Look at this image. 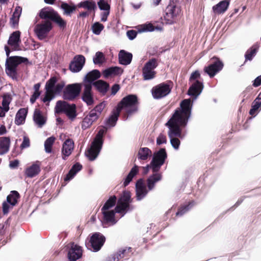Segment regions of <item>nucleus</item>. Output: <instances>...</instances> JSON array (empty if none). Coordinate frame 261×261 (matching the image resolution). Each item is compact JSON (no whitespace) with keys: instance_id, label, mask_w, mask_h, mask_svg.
Returning <instances> with one entry per match:
<instances>
[{"instance_id":"obj_1","label":"nucleus","mask_w":261,"mask_h":261,"mask_svg":"<svg viewBox=\"0 0 261 261\" xmlns=\"http://www.w3.org/2000/svg\"><path fill=\"white\" fill-rule=\"evenodd\" d=\"M192 104L190 99H185L180 103L171 117L165 124L169 128L168 135L172 147L176 150L179 148L180 141L177 137H181L182 128L185 127L191 116Z\"/></svg>"},{"instance_id":"obj_2","label":"nucleus","mask_w":261,"mask_h":261,"mask_svg":"<svg viewBox=\"0 0 261 261\" xmlns=\"http://www.w3.org/2000/svg\"><path fill=\"white\" fill-rule=\"evenodd\" d=\"M139 101L137 95L129 94L124 97L118 103L116 108L121 112L123 109H126V114L128 116L138 110Z\"/></svg>"},{"instance_id":"obj_3","label":"nucleus","mask_w":261,"mask_h":261,"mask_svg":"<svg viewBox=\"0 0 261 261\" xmlns=\"http://www.w3.org/2000/svg\"><path fill=\"white\" fill-rule=\"evenodd\" d=\"M27 59L20 57H12L8 58L6 63V72L13 79L17 78V67Z\"/></svg>"},{"instance_id":"obj_4","label":"nucleus","mask_w":261,"mask_h":261,"mask_svg":"<svg viewBox=\"0 0 261 261\" xmlns=\"http://www.w3.org/2000/svg\"><path fill=\"white\" fill-rule=\"evenodd\" d=\"M173 82L171 81L167 83H162L155 86L151 89L152 96L155 99H161L166 96L171 91Z\"/></svg>"},{"instance_id":"obj_5","label":"nucleus","mask_w":261,"mask_h":261,"mask_svg":"<svg viewBox=\"0 0 261 261\" xmlns=\"http://www.w3.org/2000/svg\"><path fill=\"white\" fill-rule=\"evenodd\" d=\"M57 113H64L69 119H73L76 116V106L74 104H69L65 101H58L55 107Z\"/></svg>"},{"instance_id":"obj_6","label":"nucleus","mask_w":261,"mask_h":261,"mask_svg":"<svg viewBox=\"0 0 261 261\" xmlns=\"http://www.w3.org/2000/svg\"><path fill=\"white\" fill-rule=\"evenodd\" d=\"M167 158V154L165 148H161L158 151L154 153L150 163V166L153 172L159 171Z\"/></svg>"},{"instance_id":"obj_7","label":"nucleus","mask_w":261,"mask_h":261,"mask_svg":"<svg viewBox=\"0 0 261 261\" xmlns=\"http://www.w3.org/2000/svg\"><path fill=\"white\" fill-rule=\"evenodd\" d=\"M180 12V9L174 3H170L165 10L164 19L167 24H172L175 22L177 16Z\"/></svg>"},{"instance_id":"obj_8","label":"nucleus","mask_w":261,"mask_h":261,"mask_svg":"<svg viewBox=\"0 0 261 261\" xmlns=\"http://www.w3.org/2000/svg\"><path fill=\"white\" fill-rule=\"evenodd\" d=\"M157 60L155 58L149 59L142 69V74L144 80H149L155 77L156 72L154 69L158 66Z\"/></svg>"},{"instance_id":"obj_9","label":"nucleus","mask_w":261,"mask_h":261,"mask_svg":"<svg viewBox=\"0 0 261 261\" xmlns=\"http://www.w3.org/2000/svg\"><path fill=\"white\" fill-rule=\"evenodd\" d=\"M212 60H215L213 63L207 66H205L203 71L207 73L211 78H213L218 72H219L223 68L224 64L223 62L217 57H214Z\"/></svg>"},{"instance_id":"obj_10","label":"nucleus","mask_w":261,"mask_h":261,"mask_svg":"<svg viewBox=\"0 0 261 261\" xmlns=\"http://www.w3.org/2000/svg\"><path fill=\"white\" fill-rule=\"evenodd\" d=\"M82 86V84L80 83L67 85L64 90V98L69 100L74 99L79 95L81 91Z\"/></svg>"},{"instance_id":"obj_11","label":"nucleus","mask_w":261,"mask_h":261,"mask_svg":"<svg viewBox=\"0 0 261 261\" xmlns=\"http://www.w3.org/2000/svg\"><path fill=\"white\" fill-rule=\"evenodd\" d=\"M133 254V249L130 247L120 248L112 257H108L106 261H119L122 259H127Z\"/></svg>"},{"instance_id":"obj_12","label":"nucleus","mask_w":261,"mask_h":261,"mask_svg":"<svg viewBox=\"0 0 261 261\" xmlns=\"http://www.w3.org/2000/svg\"><path fill=\"white\" fill-rule=\"evenodd\" d=\"M51 28V23L48 21H44L37 24L34 28V31L38 38L42 40L47 36Z\"/></svg>"},{"instance_id":"obj_13","label":"nucleus","mask_w":261,"mask_h":261,"mask_svg":"<svg viewBox=\"0 0 261 261\" xmlns=\"http://www.w3.org/2000/svg\"><path fill=\"white\" fill-rule=\"evenodd\" d=\"M103 214V219L101 220V224L103 227L115 224L117 221L115 219V211H101Z\"/></svg>"},{"instance_id":"obj_14","label":"nucleus","mask_w":261,"mask_h":261,"mask_svg":"<svg viewBox=\"0 0 261 261\" xmlns=\"http://www.w3.org/2000/svg\"><path fill=\"white\" fill-rule=\"evenodd\" d=\"M111 0H99V9L102 11L100 13L101 21L105 22L107 20V18L110 15L111 9Z\"/></svg>"},{"instance_id":"obj_15","label":"nucleus","mask_w":261,"mask_h":261,"mask_svg":"<svg viewBox=\"0 0 261 261\" xmlns=\"http://www.w3.org/2000/svg\"><path fill=\"white\" fill-rule=\"evenodd\" d=\"M57 82L56 77H51L46 83L45 85V95L43 99L44 102H49L53 98V89Z\"/></svg>"},{"instance_id":"obj_16","label":"nucleus","mask_w":261,"mask_h":261,"mask_svg":"<svg viewBox=\"0 0 261 261\" xmlns=\"http://www.w3.org/2000/svg\"><path fill=\"white\" fill-rule=\"evenodd\" d=\"M68 257L70 261H75L82 256V250L80 246L72 243L68 245Z\"/></svg>"},{"instance_id":"obj_17","label":"nucleus","mask_w":261,"mask_h":261,"mask_svg":"<svg viewBox=\"0 0 261 261\" xmlns=\"http://www.w3.org/2000/svg\"><path fill=\"white\" fill-rule=\"evenodd\" d=\"M92 86L98 88V70H93L88 73L84 79V85Z\"/></svg>"},{"instance_id":"obj_18","label":"nucleus","mask_w":261,"mask_h":261,"mask_svg":"<svg viewBox=\"0 0 261 261\" xmlns=\"http://www.w3.org/2000/svg\"><path fill=\"white\" fill-rule=\"evenodd\" d=\"M98 154V134L95 137L94 140L91 147L85 152L86 156L90 161L94 160Z\"/></svg>"},{"instance_id":"obj_19","label":"nucleus","mask_w":261,"mask_h":261,"mask_svg":"<svg viewBox=\"0 0 261 261\" xmlns=\"http://www.w3.org/2000/svg\"><path fill=\"white\" fill-rule=\"evenodd\" d=\"M136 199L140 201L147 195L148 191L142 178L137 180L136 184Z\"/></svg>"},{"instance_id":"obj_20","label":"nucleus","mask_w":261,"mask_h":261,"mask_svg":"<svg viewBox=\"0 0 261 261\" xmlns=\"http://www.w3.org/2000/svg\"><path fill=\"white\" fill-rule=\"evenodd\" d=\"M203 89V83L199 80H196L189 87L188 94L192 96L197 97L201 93Z\"/></svg>"},{"instance_id":"obj_21","label":"nucleus","mask_w":261,"mask_h":261,"mask_svg":"<svg viewBox=\"0 0 261 261\" xmlns=\"http://www.w3.org/2000/svg\"><path fill=\"white\" fill-rule=\"evenodd\" d=\"M40 170V164L36 162L25 168L24 174L28 177L33 178L37 175Z\"/></svg>"},{"instance_id":"obj_22","label":"nucleus","mask_w":261,"mask_h":261,"mask_svg":"<svg viewBox=\"0 0 261 261\" xmlns=\"http://www.w3.org/2000/svg\"><path fill=\"white\" fill-rule=\"evenodd\" d=\"M20 35V33L19 31H15L9 37L8 43L14 50L19 49V44L21 42Z\"/></svg>"},{"instance_id":"obj_23","label":"nucleus","mask_w":261,"mask_h":261,"mask_svg":"<svg viewBox=\"0 0 261 261\" xmlns=\"http://www.w3.org/2000/svg\"><path fill=\"white\" fill-rule=\"evenodd\" d=\"M74 148V142L71 139H67L63 144L62 153L63 159L66 160V157L69 156Z\"/></svg>"},{"instance_id":"obj_24","label":"nucleus","mask_w":261,"mask_h":261,"mask_svg":"<svg viewBox=\"0 0 261 261\" xmlns=\"http://www.w3.org/2000/svg\"><path fill=\"white\" fill-rule=\"evenodd\" d=\"M230 0H223L213 7V11L215 14L224 13L228 9Z\"/></svg>"},{"instance_id":"obj_25","label":"nucleus","mask_w":261,"mask_h":261,"mask_svg":"<svg viewBox=\"0 0 261 261\" xmlns=\"http://www.w3.org/2000/svg\"><path fill=\"white\" fill-rule=\"evenodd\" d=\"M87 248L91 251H98V234L95 233L85 243Z\"/></svg>"},{"instance_id":"obj_26","label":"nucleus","mask_w":261,"mask_h":261,"mask_svg":"<svg viewBox=\"0 0 261 261\" xmlns=\"http://www.w3.org/2000/svg\"><path fill=\"white\" fill-rule=\"evenodd\" d=\"M11 101V97L5 95L3 97L2 106H0V117H4L6 113L9 110V105Z\"/></svg>"},{"instance_id":"obj_27","label":"nucleus","mask_w":261,"mask_h":261,"mask_svg":"<svg viewBox=\"0 0 261 261\" xmlns=\"http://www.w3.org/2000/svg\"><path fill=\"white\" fill-rule=\"evenodd\" d=\"M132 54L124 50H121L119 53V62L122 65H127L129 64L132 60Z\"/></svg>"},{"instance_id":"obj_28","label":"nucleus","mask_w":261,"mask_h":261,"mask_svg":"<svg viewBox=\"0 0 261 261\" xmlns=\"http://www.w3.org/2000/svg\"><path fill=\"white\" fill-rule=\"evenodd\" d=\"M33 120L38 127H42L46 123V118L40 110L36 109L34 113Z\"/></svg>"},{"instance_id":"obj_29","label":"nucleus","mask_w":261,"mask_h":261,"mask_svg":"<svg viewBox=\"0 0 261 261\" xmlns=\"http://www.w3.org/2000/svg\"><path fill=\"white\" fill-rule=\"evenodd\" d=\"M57 12L49 7L42 9L39 13V16L42 19H48L53 20L57 16Z\"/></svg>"},{"instance_id":"obj_30","label":"nucleus","mask_w":261,"mask_h":261,"mask_svg":"<svg viewBox=\"0 0 261 261\" xmlns=\"http://www.w3.org/2000/svg\"><path fill=\"white\" fill-rule=\"evenodd\" d=\"M153 173L147 179V187L150 191L154 188L155 183L161 180L162 178V175L161 173H158V172Z\"/></svg>"},{"instance_id":"obj_31","label":"nucleus","mask_w":261,"mask_h":261,"mask_svg":"<svg viewBox=\"0 0 261 261\" xmlns=\"http://www.w3.org/2000/svg\"><path fill=\"white\" fill-rule=\"evenodd\" d=\"M123 72V70L117 66L108 68L102 72V74L105 78H108L111 76H115L121 74Z\"/></svg>"},{"instance_id":"obj_32","label":"nucleus","mask_w":261,"mask_h":261,"mask_svg":"<svg viewBox=\"0 0 261 261\" xmlns=\"http://www.w3.org/2000/svg\"><path fill=\"white\" fill-rule=\"evenodd\" d=\"M139 168V166L135 165L131 169L128 175L124 179L123 182V186L124 187L127 186L132 181L133 178L138 174Z\"/></svg>"},{"instance_id":"obj_33","label":"nucleus","mask_w":261,"mask_h":261,"mask_svg":"<svg viewBox=\"0 0 261 261\" xmlns=\"http://www.w3.org/2000/svg\"><path fill=\"white\" fill-rule=\"evenodd\" d=\"M84 87L82 99L88 105H91L93 103V97L91 93L92 88L87 85Z\"/></svg>"},{"instance_id":"obj_34","label":"nucleus","mask_w":261,"mask_h":261,"mask_svg":"<svg viewBox=\"0 0 261 261\" xmlns=\"http://www.w3.org/2000/svg\"><path fill=\"white\" fill-rule=\"evenodd\" d=\"M10 146V139L9 137H0V155L8 152Z\"/></svg>"},{"instance_id":"obj_35","label":"nucleus","mask_w":261,"mask_h":261,"mask_svg":"<svg viewBox=\"0 0 261 261\" xmlns=\"http://www.w3.org/2000/svg\"><path fill=\"white\" fill-rule=\"evenodd\" d=\"M120 112H121L116 107L115 109L113 110L111 115L107 120L106 124L111 127L114 126L118 120Z\"/></svg>"},{"instance_id":"obj_36","label":"nucleus","mask_w":261,"mask_h":261,"mask_svg":"<svg viewBox=\"0 0 261 261\" xmlns=\"http://www.w3.org/2000/svg\"><path fill=\"white\" fill-rule=\"evenodd\" d=\"M259 47V45L257 43H255L246 51L245 54V62L252 60L258 51Z\"/></svg>"},{"instance_id":"obj_37","label":"nucleus","mask_w":261,"mask_h":261,"mask_svg":"<svg viewBox=\"0 0 261 261\" xmlns=\"http://www.w3.org/2000/svg\"><path fill=\"white\" fill-rule=\"evenodd\" d=\"M27 113V109L25 108L20 109L16 115L15 124L17 125L22 124L25 121Z\"/></svg>"},{"instance_id":"obj_38","label":"nucleus","mask_w":261,"mask_h":261,"mask_svg":"<svg viewBox=\"0 0 261 261\" xmlns=\"http://www.w3.org/2000/svg\"><path fill=\"white\" fill-rule=\"evenodd\" d=\"M130 205H127L126 203H123L119 200L117 201V204L115 208L114 211L116 213H119L123 216L129 210Z\"/></svg>"},{"instance_id":"obj_39","label":"nucleus","mask_w":261,"mask_h":261,"mask_svg":"<svg viewBox=\"0 0 261 261\" xmlns=\"http://www.w3.org/2000/svg\"><path fill=\"white\" fill-rule=\"evenodd\" d=\"M195 204L194 201H190L187 204L180 205L176 213V216H181L189 211Z\"/></svg>"},{"instance_id":"obj_40","label":"nucleus","mask_w":261,"mask_h":261,"mask_svg":"<svg viewBox=\"0 0 261 261\" xmlns=\"http://www.w3.org/2000/svg\"><path fill=\"white\" fill-rule=\"evenodd\" d=\"M152 152L147 147L140 148L138 153V158L140 160H146L151 156Z\"/></svg>"},{"instance_id":"obj_41","label":"nucleus","mask_w":261,"mask_h":261,"mask_svg":"<svg viewBox=\"0 0 261 261\" xmlns=\"http://www.w3.org/2000/svg\"><path fill=\"white\" fill-rule=\"evenodd\" d=\"M21 12L22 9L20 7L17 6L15 8V11L10 20V22L13 26L14 27L18 24Z\"/></svg>"},{"instance_id":"obj_42","label":"nucleus","mask_w":261,"mask_h":261,"mask_svg":"<svg viewBox=\"0 0 261 261\" xmlns=\"http://www.w3.org/2000/svg\"><path fill=\"white\" fill-rule=\"evenodd\" d=\"M82 166L79 163H76L74 165L71 170L69 171L68 174L65 178V180H69L75 175V174L81 170Z\"/></svg>"},{"instance_id":"obj_43","label":"nucleus","mask_w":261,"mask_h":261,"mask_svg":"<svg viewBox=\"0 0 261 261\" xmlns=\"http://www.w3.org/2000/svg\"><path fill=\"white\" fill-rule=\"evenodd\" d=\"M19 193L16 191H13L7 197V201L12 207L14 206L17 202L19 198Z\"/></svg>"},{"instance_id":"obj_44","label":"nucleus","mask_w":261,"mask_h":261,"mask_svg":"<svg viewBox=\"0 0 261 261\" xmlns=\"http://www.w3.org/2000/svg\"><path fill=\"white\" fill-rule=\"evenodd\" d=\"M118 200L126 203L127 205H130V203L132 202L130 192L129 191H124Z\"/></svg>"},{"instance_id":"obj_45","label":"nucleus","mask_w":261,"mask_h":261,"mask_svg":"<svg viewBox=\"0 0 261 261\" xmlns=\"http://www.w3.org/2000/svg\"><path fill=\"white\" fill-rule=\"evenodd\" d=\"M116 201L117 197L116 196L113 195L110 196L102 207L101 211H107L111 208L116 204Z\"/></svg>"},{"instance_id":"obj_46","label":"nucleus","mask_w":261,"mask_h":261,"mask_svg":"<svg viewBox=\"0 0 261 261\" xmlns=\"http://www.w3.org/2000/svg\"><path fill=\"white\" fill-rule=\"evenodd\" d=\"M78 6L91 11L96 9V5L92 1L88 0L80 3Z\"/></svg>"},{"instance_id":"obj_47","label":"nucleus","mask_w":261,"mask_h":261,"mask_svg":"<svg viewBox=\"0 0 261 261\" xmlns=\"http://www.w3.org/2000/svg\"><path fill=\"white\" fill-rule=\"evenodd\" d=\"M109 84L103 80H99V92L105 95L109 89Z\"/></svg>"},{"instance_id":"obj_48","label":"nucleus","mask_w":261,"mask_h":261,"mask_svg":"<svg viewBox=\"0 0 261 261\" xmlns=\"http://www.w3.org/2000/svg\"><path fill=\"white\" fill-rule=\"evenodd\" d=\"M260 107L261 101L256 98L253 103L251 109L249 111V114L251 116H255Z\"/></svg>"},{"instance_id":"obj_49","label":"nucleus","mask_w":261,"mask_h":261,"mask_svg":"<svg viewBox=\"0 0 261 261\" xmlns=\"http://www.w3.org/2000/svg\"><path fill=\"white\" fill-rule=\"evenodd\" d=\"M107 129V127L105 126H102L99 129V153L100 151L103 143V136L106 134Z\"/></svg>"},{"instance_id":"obj_50","label":"nucleus","mask_w":261,"mask_h":261,"mask_svg":"<svg viewBox=\"0 0 261 261\" xmlns=\"http://www.w3.org/2000/svg\"><path fill=\"white\" fill-rule=\"evenodd\" d=\"M55 141V138L50 137L46 139L44 142L45 150L47 153H50L51 151L52 146Z\"/></svg>"},{"instance_id":"obj_51","label":"nucleus","mask_w":261,"mask_h":261,"mask_svg":"<svg viewBox=\"0 0 261 261\" xmlns=\"http://www.w3.org/2000/svg\"><path fill=\"white\" fill-rule=\"evenodd\" d=\"M61 8L64 10V14L66 15H70L75 10V6H70L67 3H62L61 5Z\"/></svg>"},{"instance_id":"obj_52","label":"nucleus","mask_w":261,"mask_h":261,"mask_svg":"<svg viewBox=\"0 0 261 261\" xmlns=\"http://www.w3.org/2000/svg\"><path fill=\"white\" fill-rule=\"evenodd\" d=\"M97 118V116L96 114V110H92L90 112L89 116L84 119L83 123H87L88 124L90 123L92 124V122L96 120Z\"/></svg>"},{"instance_id":"obj_53","label":"nucleus","mask_w":261,"mask_h":261,"mask_svg":"<svg viewBox=\"0 0 261 261\" xmlns=\"http://www.w3.org/2000/svg\"><path fill=\"white\" fill-rule=\"evenodd\" d=\"M83 66V65H81L78 63H74L71 62L70 64L69 69L72 72H78L82 69Z\"/></svg>"},{"instance_id":"obj_54","label":"nucleus","mask_w":261,"mask_h":261,"mask_svg":"<svg viewBox=\"0 0 261 261\" xmlns=\"http://www.w3.org/2000/svg\"><path fill=\"white\" fill-rule=\"evenodd\" d=\"M53 21H55L57 23L60 27L64 28L66 26V22L63 20L58 13H57V16L55 17Z\"/></svg>"},{"instance_id":"obj_55","label":"nucleus","mask_w":261,"mask_h":261,"mask_svg":"<svg viewBox=\"0 0 261 261\" xmlns=\"http://www.w3.org/2000/svg\"><path fill=\"white\" fill-rule=\"evenodd\" d=\"M85 58L83 55H79L74 57L72 62L83 65L84 66L85 63Z\"/></svg>"},{"instance_id":"obj_56","label":"nucleus","mask_w":261,"mask_h":261,"mask_svg":"<svg viewBox=\"0 0 261 261\" xmlns=\"http://www.w3.org/2000/svg\"><path fill=\"white\" fill-rule=\"evenodd\" d=\"M141 29L139 30L140 32L149 31L151 32L154 30L155 27L151 23L146 24L142 25Z\"/></svg>"},{"instance_id":"obj_57","label":"nucleus","mask_w":261,"mask_h":261,"mask_svg":"<svg viewBox=\"0 0 261 261\" xmlns=\"http://www.w3.org/2000/svg\"><path fill=\"white\" fill-rule=\"evenodd\" d=\"M64 87V83H59L57 84L53 89V98L56 93H60Z\"/></svg>"},{"instance_id":"obj_58","label":"nucleus","mask_w":261,"mask_h":261,"mask_svg":"<svg viewBox=\"0 0 261 261\" xmlns=\"http://www.w3.org/2000/svg\"><path fill=\"white\" fill-rule=\"evenodd\" d=\"M200 78V74L198 70H196L192 72L189 79L190 82H194L196 80H198V79Z\"/></svg>"},{"instance_id":"obj_59","label":"nucleus","mask_w":261,"mask_h":261,"mask_svg":"<svg viewBox=\"0 0 261 261\" xmlns=\"http://www.w3.org/2000/svg\"><path fill=\"white\" fill-rule=\"evenodd\" d=\"M30 145V142L29 138L26 136H24L23 137V141L20 145V147L22 149L25 148L29 147Z\"/></svg>"},{"instance_id":"obj_60","label":"nucleus","mask_w":261,"mask_h":261,"mask_svg":"<svg viewBox=\"0 0 261 261\" xmlns=\"http://www.w3.org/2000/svg\"><path fill=\"white\" fill-rule=\"evenodd\" d=\"M167 142V139L165 135L162 134H160L156 139V143L158 145H161L163 143H166Z\"/></svg>"},{"instance_id":"obj_61","label":"nucleus","mask_w":261,"mask_h":261,"mask_svg":"<svg viewBox=\"0 0 261 261\" xmlns=\"http://www.w3.org/2000/svg\"><path fill=\"white\" fill-rule=\"evenodd\" d=\"M138 32L134 30H128L127 31L126 34L128 38L130 40H133L137 36Z\"/></svg>"},{"instance_id":"obj_62","label":"nucleus","mask_w":261,"mask_h":261,"mask_svg":"<svg viewBox=\"0 0 261 261\" xmlns=\"http://www.w3.org/2000/svg\"><path fill=\"white\" fill-rule=\"evenodd\" d=\"M8 202L7 201H5L3 203V211L4 214H6L9 212V210L10 208L12 207L9 204H8Z\"/></svg>"},{"instance_id":"obj_63","label":"nucleus","mask_w":261,"mask_h":261,"mask_svg":"<svg viewBox=\"0 0 261 261\" xmlns=\"http://www.w3.org/2000/svg\"><path fill=\"white\" fill-rule=\"evenodd\" d=\"M105 242V237L99 232V251L101 249Z\"/></svg>"},{"instance_id":"obj_64","label":"nucleus","mask_w":261,"mask_h":261,"mask_svg":"<svg viewBox=\"0 0 261 261\" xmlns=\"http://www.w3.org/2000/svg\"><path fill=\"white\" fill-rule=\"evenodd\" d=\"M261 85V75L257 76L254 81L252 85L254 87H257Z\"/></svg>"}]
</instances>
